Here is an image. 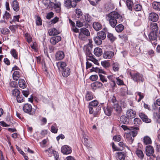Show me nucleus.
<instances>
[{
	"label": "nucleus",
	"mask_w": 160,
	"mask_h": 160,
	"mask_svg": "<svg viewBox=\"0 0 160 160\" xmlns=\"http://www.w3.org/2000/svg\"><path fill=\"white\" fill-rule=\"evenodd\" d=\"M89 113L90 114H93L94 117H97L99 114V110L100 109H98L97 110L96 109H94V107H92L89 106L88 107Z\"/></svg>",
	"instance_id": "nucleus-10"
},
{
	"label": "nucleus",
	"mask_w": 160,
	"mask_h": 160,
	"mask_svg": "<svg viewBox=\"0 0 160 160\" xmlns=\"http://www.w3.org/2000/svg\"><path fill=\"white\" fill-rule=\"evenodd\" d=\"M82 18H80L79 20L77 21L76 22V26L79 28L83 26L85 24L84 21H82Z\"/></svg>",
	"instance_id": "nucleus-45"
},
{
	"label": "nucleus",
	"mask_w": 160,
	"mask_h": 160,
	"mask_svg": "<svg viewBox=\"0 0 160 160\" xmlns=\"http://www.w3.org/2000/svg\"><path fill=\"white\" fill-rule=\"evenodd\" d=\"M75 12L77 17L78 18H80L83 15L82 11L80 9H76L75 10Z\"/></svg>",
	"instance_id": "nucleus-38"
},
{
	"label": "nucleus",
	"mask_w": 160,
	"mask_h": 160,
	"mask_svg": "<svg viewBox=\"0 0 160 160\" xmlns=\"http://www.w3.org/2000/svg\"><path fill=\"white\" fill-rule=\"evenodd\" d=\"M138 127H134V129H131V131L124 134V137L130 144L132 143L134 140V138L136 136L138 133L137 130H139Z\"/></svg>",
	"instance_id": "nucleus-2"
},
{
	"label": "nucleus",
	"mask_w": 160,
	"mask_h": 160,
	"mask_svg": "<svg viewBox=\"0 0 160 160\" xmlns=\"http://www.w3.org/2000/svg\"><path fill=\"white\" fill-rule=\"evenodd\" d=\"M50 8L54 9L56 12L59 13L61 11V3L59 2L56 3L52 2L50 5Z\"/></svg>",
	"instance_id": "nucleus-7"
},
{
	"label": "nucleus",
	"mask_w": 160,
	"mask_h": 160,
	"mask_svg": "<svg viewBox=\"0 0 160 160\" xmlns=\"http://www.w3.org/2000/svg\"><path fill=\"white\" fill-rule=\"evenodd\" d=\"M11 53L12 56L15 58L17 59L18 58V55L17 52L15 49H12L11 50Z\"/></svg>",
	"instance_id": "nucleus-55"
},
{
	"label": "nucleus",
	"mask_w": 160,
	"mask_h": 160,
	"mask_svg": "<svg viewBox=\"0 0 160 160\" xmlns=\"http://www.w3.org/2000/svg\"><path fill=\"white\" fill-rule=\"evenodd\" d=\"M136 115V112L132 109H129L127 111L126 115L128 118L130 119L134 118Z\"/></svg>",
	"instance_id": "nucleus-14"
},
{
	"label": "nucleus",
	"mask_w": 160,
	"mask_h": 160,
	"mask_svg": "<svg viewBox=\"0 0 160 160\" xmlns=\"http://www.w3.org/2000/svg\"><path fill=\"white\" fill-rule=\"evenodd\" d=\"M17 100L18 102L21 103L24 101L23 97L22 96L19 95L16 97Z\"/></svg>",
	"instance_id": "nucleus-56"
},
{
	"label": "nucleus",
	"mask_w": 160,
	"mask_h": 160,
	"mask_svg": "<svg viewBox=\"0 0 160 160\" xmlns=\"http://www.w3.org/2000/svg\"><path fill=\"white\" fill-rule=\"evenodd\" d=\"M103 84L100 82L97 81L91 84V87L93 90L101 88L103 86Z\"/></svg>",
	"instance_id": "nucleus-12"
},
{
	"label": "nucleus",
	"mask_w": 160,
	"mask_h": 160,
	"mask_svg": "<svg viewBox=\"0 0 160 160\" xmlns=\"http://www.w3.org/2000/svg\"><path fill=\"white\" fill-rule=\"evenodd\" d=\"M58 128L57 127V125L56 124L52 125L51 128V132L53 133H56L58 131Z\"/></svg>",
	"instance_id": "nucleus-46"
},
{
	"label": "nucleus",
	"mask_w": 160,
	"mask_h": 160,
	"mask_svg": "<svg viewBox=\"0 0 160 160\" xmlns=\"http://www.w3.org/2000/svg\"><path fill=\"white\" fill-rule=\"evenodd\" d=\"M117 80V83L118 85H124V83L123 81L121 80L119 78H116Z\"/></svg>",
	"instance_id": "nucleus-57"
},
{
	"label": "nucleus",
	"mask_w": 160,
	"mask_h": 160,
	"mask_svg": "<svg viewBox=\"0 0 160 160\" xmlns=\"http://www.w3.org/2000/svg\"><path fill=\"white\" fill-rule=\"evenodd\" d=\"M139 116L143 122L146 123H149L151 122V119L149 118L146 115L142 112H140L139 113Z\"/></svg>",
	"instance_id": "nucleus-15"
},
{
	"label": "nucleus",
	"mask_w": 160,
	"mask_h": 160,
	"mask_svg": "<svg viewBox=\"0 0 160 160\" xmlns=\"http://www.w3.org/2000/svg\"><path fill=\"white\" fill-rule=\"evenodd\" d=\"M20 91L17 89H15L13 90H12V95L14 96L17 97L20 94Z\"/></svg>",
	"instance_id": "nucleus-51"
},
{
	"label": "nucleus",
	"mask_w": 160,
	"mask_h": 160,
	"mask_svg": "<svg viewBox=\"0 0 160 160\" xmlns=\"http://www.w3.org/2000/svg\"><path fill=\"white\" fill-rule=\"evenodd\" d=\"M118 158L120 160H124L125 156L122 152H118L117 153Z\"/></svg>",
	"instance_id": "nucleus-53"
},
{
	"label": "nucleus",
	"mask_w": 160,
	"mask_h": 160,
	"mask_svg": "<svg viewBox=\"0 0 160 160\" xmlns=\"http://www.w3.org/2000/svg\"><path fill=\"white\" fill-rule=\"evenodd\" d=\"M121 94L122 96L126 95L127 93V89L126 88H121Z\"/></svg>",
	"instance_id": "nucleus-64"
},
{
	"label": "nucleus",
	"mask_w": 160,
	"mask_h": 160,
	"mask_svg": "<svg viewBox=\"0 0 160 160\" xmlns=\"http://www.w3.org/2000/svg\"><path fill=\"white\" fill-rule=\"evenodd\" d=\"M94 40L96 44L98 45H100L102 44V39H101L99 37L97 36L94 38Z\"/></svg>",
	"instance_id": "nucleus-44"
},
{
	"label": "nucleus",
	"mask_w": 160,
	"mask_h": 160,
	"mask_svg": "<svg viewBox=\"0 0 160 160\" xmlns=\"http://www.w3.org/2000/svg\"><path fill=\"white\" fill-rule=\"evenodd\" d=\"M61 40V37L59 36H56L51 38L50 39V42L51 44L55 45Z\"/></svg>",
	"instance_id": "nucleus-13"
},
{
	"label": "nucleus",
	"mask_w": 160,
	"mask_h": 160,
	"mask_svg": "<svg viewBox=\"0 0 160 160\" xmlns=\"http://www.w3.org/2000/svg\"><path fill=\"white\" fill-rule=\"evenodd\" d=\"M107 18L110 25L112 28L115 27L117 24V19H119L121 22L123 21L122 16L116 11L112 12L107 14Z\"/></svg>",
	"instance_id": "nucleus-1"
},
{
	"label": "nucleus",
	"mask_w": 160,
	"mask_h": 160,
	"mask_svg": "<svg viewBox=\"0 0 160 160\" xmlns=\"http://www.w3.org/2000/svg\"><path fill=\"white\" fill-rule=\"evenodd\" d=\"M119 37L125 42H126L128 40V37L127 35L121 34L119 35Z\"/></svg>",
	"instance_id": "nucleus-62"
},
{
	"label": "nucleus",
	"mask_w": 160,
	"mask_h": 160,
	"mask_svg": "<svg viewBox=\"0 0 160 160\" xmlns=\"http://www.w3.org/2000/svg\"><path fill=\"white\" fill-rule=\"evenodd\" d=\"M22 109L24 112L30 115H34L35 112V110L32 109L31 105L28 103L23 105Z\"/></svg>",
	"instance_id": "nucleus-5"
},
{
	"label": "nucleus",
	"mask_w": 160,
	"mask_h": 160,
	"mask_svg": "<svg viewBox=\"0 0 160 160\" xmlns=\"http://www.w3.org/2000/svg\"><path fill=\"white\" fill-rule=\"evenodd\" d=\"M108 38L111 42H113L115 40L116 38L114 37L113 35L111 33H108L107 36Z\"/></svg>",
	"instance_id": "nucleus-54"
},
{
	"label": "nucleus",
	"mask_w": 160,
	"mask_h": 160,
	"mask_svg": "<svg viewBox=\"0 0 160 160\" xmlns=\"http://www.w3.org/2000/svg\"><path fill=\"white\" fill-rule=\"evenodd\" d=\"M150 29L151 32H157L158 30V27L156 23L153 22L151 24Z\"/></svg>",
	"instance_id": "nucleus-21"
},
{
	"label": "nucleus",
	"mask_w": 160,
	"mask_h": 160,
	"mask_svg": "<svg viewBox=\"0 0 160 160\" xmlns=\"http://www.w3.org/2000/svg\"><path fill=\"white\" fill-rule=\"evenodd\" d=\"M87 57V60H90L93 62L97 65H99L98 61L94 57V56L91 53V51L88 49H87L85 52Z\"/></svg>",
	"instance_id": "nucleus-4"
},
{
	"label": "nucleus",
	"mask_w": 160,
	"mask_h": 160,
	"mask_svg": "<svg viewBox=\"0 0 160 160\" xmlns=\"http://www.w3.org/2000/svg\"><path fill=\"white\" fill-rule=\"evenodd\" d=\"M65 6L68 8H71V7L74 8L76 5V3L74 2L72 4L71 1L70 0H67L64 2Z\"/></svg>",
	"instance_id": "nucleus-16"
},
{
	"label": "nucleus",
	"mask_w": 160,
	"mask_h": 160,
	"mask_svg": "<svg viewBox=\"0 0 160 160\" xmlns=\"http://www.w3.org/2000/svg\"><path fill=\"white\" fill-rule=\"evenodd\" d=\"M113 107V109L117 113H119L121 112L122 108L118 103H114Z\"/></svg>",
	"instance_id": "nucleus-26"
},
{
	"label": "nucleus",
	"mask_w": 160,
	"mask_h": 160,
	"mask_svg": "<svg viewBox=\"0 0 160 160\" xmlns=\"http://www.w3.org/2000/svg\"><path fill=\"white\" fill-rule=\"evenodd\" d=\"M143 142L145 145L149 144L152 143V140L149 136H146L143 138Z\"/></svg>",
	"instance_id": "nucleus-29"
},
{
	"label": "nucleus",
	"mask_w": 160,
	"mask_h": 160,
	"mask_svg": "<svg viewBox=\"0 0 160 160\" xmlns=\"http://www.w3.org/2000/svg\"><path fill=\"white\" fill-rule=\"evenodd\" d=\"M130 75L131 78L135 82H142L144 80L143 76L138 72H130Z\"/></svg>",
	"instance_id": "nucleus-3"
},
{
	"label": "nucleus",
	"mask_w": 160,
	"mask_h": 160,
	"mask_svg": "<svg viewBox=\"0 0 160 160\" xmlns=\"http://www.w3.org/2000/svg\"><path fill=\"white\" fill-rule=\"evenodd\" d=\"M61 151L64 154L68 155L72 152V150L70 147L67 145H65L62 147Z\"/></svg>",
	"instance_id": "nucleus-8"
},
{
	"label": "nucleus",
	"mask_w": 160,
	"mask_h": 160,
	"mask_svg": "<svg viewBox=\"0 0 160 160\" xmlns=\"http://www.w3.org/2000/svg\"><path fill=\"white\" fill-rule=\"evenodd\" d=\"M112 68L115 72L118 71L119 68V64L117 62H114L112 64Z\"/></svg>",
	"instance_id": "nucleus-48"
},
{
	"label": "nucleus",
	"mask_w": 160,
	"mask_h": 160,
	"mask_svg": "<svg viewBox=\"0 0 160 160\" xmlns=\"http://www.w3.org/2000/svg\"><path fill=\"white\" fill-rule=\"evenodd\" d=\"M115 29L118 32H121L124 29V26L122 24H119L115 27Z\"/></svg>",
	"instance_id": "nucleus-43"
},
{
	"label": "nucleus",
	"mask_w": 160,
	"mask_h": 160,
	"mask_svg": "<svg viewBox=\"0 0 160 160\" xmlns=\"http://www.w3.org/2000/svg\"><path fill=\"white\" fill-rule=\"evenodd\" d=\"M84 144L88 148H91L92 145L90 143V141L88 137H84Z\"/></svg>",
	"instance_id": "nucleus-40"
},
{
	"label": "nucleus",
	"mask_w": 160,
	"mask_h": 160,
	"mask_svg": "<svg viewBox=\"0 0 160 160\" xmlns=\"http://www.w3.org/2000/svg\"><path fill=\"white\" fill-rule=\"evenodd\" d=\"M21 73L20 71H15L13 72L12 75L13 79L16 81H17L20 78Z\"/></svg>",
	"instance_id": "nucleus-24"
},
{
	"label": "nucleus",
	"mask_w": 160,
	"mask_h": 160,
	"mask_svg": "<svg viewBox=\"0 0 160 160\" xmlns=\"http://www.w3.org/2000/svg\"><path fill=\"white\" fill-rule=\"evenodd\" d=\"M133 123L135 126H138L142 123V122L141 120L139 118H136L134 119Z\"/></svg>",
	"instance_id": "nucleus-47"
},
{
	"label": "nucleus",
	"mask_w": 160,
	"mask_h": 160,
	"mask_svg": "<svg viewBox=\"0 0 160 160\" xmlns=\"http://www.w3.org/2000/svg\"><path fill=\"white\" fill-rule=\"evenodd\" d=\"M104 112L106 115L110 116L111 114L112 108L108 106L106 108H104Z\"/></svg>",
	"instance_id": "nucleus-32"
},
{
	"label": "nucleus",
	"mask_w": 160,
	"mask_h": 160,
	"mask_svg": "<svg viewBox=\"0 0 160 160\" xmlns=\"http://www.w3.org/2000/svg\"><path fill=\"white\" fill-rule=\"evenodd\" d=\"M158 15L155 12H152L149 14L148 19L150 21L155 22L158 20Z\"/></svg>",
	"instance_id": "nucleus-9"
},
{
	"label": "nucleus",
	"mask_w": 160,
	"mask_h": 160,
	"mask_svg": "<svg viewBox=\"0 0 160 160\" xmlns=\"http://www.w3.org/2000/svg\"><path fill=\"white\" fill-rule=\"evenodd\" d=\"M126 5L128 9L132 11V6L133 5V2L130 0H127L126 1Z\"/></svg>",
	"instance_id": "nucleus-39"
},
{
	"label": "nucleus",
	"mask_w": 160,
	"mask_h": 160,
	"mask_svg": "<svg viewBox=\"0 0 160 160\" xmlns=\"http://www.w3.org/2000/svg\"><path fill=\"white\" fill-rule=\"evenodd\" d=\"M136 94H137L139 96V98L138 100V102H139L141 99L143 98L144 97V95L142 93L140 92H137Z\"/></svg>",
	"instance_id": "nucleus-63"
},
{
	"label": "nucleus",
	"mask_w": 160,
	"mask_h": 160,
	"mask_svg": "<svg viewBox=\"0 0 160 160\" xmlns=\"http://www.w3.org/2000/svg\"><path fill=\"white\" fill-rule=\"evenodd\" d=\"M127 117L125 116H121L120 118L121 122L123 123L128 124L129 122V120Z\"/></svg>",
	"instance_id": "nucleus-35"
},
{
	"label": "nucleus",
	"mask_w": 160,
	"mask_h": 160,
	"mask_svg": "<svg viewBox=\"0 0 160 160\" xmlns=\"http://www.w3.org/2000/svg\"><path fill=\"white\" fill-rule=\"evenodd\" d=\"M102 65L105 68H108L110 66V64L107 61H102L101 62Z\"/></svg>",
	"instance_id": "nucleus-50"
},
{
	"label": "nucleus",
	"mask_w": 160,
	"mask_h": 160,
	"mask_svg": "<svg viewBox=\"0 0 160 160\" xmlns=\"http://www.w3.org/2000/svg\"><path fill=\"white\" fill-rule=\"evenodd\" d=\"M45 151L49 156L52 154H53L54 152L53 150L51 148H49L48 149L46 150Z\"/></svg>",
	"instance_id": "nucleus-60"
},
{
	"label": "nucleus",
	"mask_w": 160,
	"mask_h": 160,
	"mask_svg": "<svg viewBox=\"0 0 160 160\" xmlns=\"http://www.w3.org/2000/svg\"><path fill=\"white\" fill-rule=\"evenodd\" d=\"M57 66L58 69L60 71H62L66 67L67 65L65 62L60 61L57 63Z\"/></svg>",
	"instance_id": "nucleus-20"
},
{
	"label": "nucleus",
	"mask_w": 160,
	"mask_h": 160,
	"mask_svg": "<svg viewBox=\"0 0 160 160\" xmlns=\"http://www.w3.org/2000/svg\"><path fill=\"white\" fill-rule=\"evenodd\" d=\"M10 14L7 11H6L4 14L3 15V18L4 19H6L7 20L10 18Z\"/></svg>",
	"instance_id": "nucleus-58"
},
{
	"label": "nucleus",
	"mask_w": 160,
	"mask_h": 160,
	"mask_svg": "<svg viewBox=\"0 0 160 160\" xmlns=\"http://www.w3.org/2000/svg\"><path fill=\"white\" fill-rule=\"evenodd\" d=\"M61 71L62 75L64 77H68L70 74V69L68 67H66Z\"/></svg>",
	"instance_id": "nucleus-17"
},
{
	"label": "nucleus",
	"mask_w": 160,
	"mask_h": 160,
	"mask_svg": "<svg viewBox=\"0 0 160 160\" xmlns=\"http://www.w3.org/2000/svg\"><path fill=\"white\" fill-rule=\"evenodd\" d=\"M11 6L13 10L17 12L19 10V6L18 2L16 0H14L11 3Z\"/></svg>",
	"instance_id": "nucleus-19"
},
{
	"label": "nucleus",
	"mask_w": 160,
	"mask_h": 160,
	"mask_svg": "<svg viewBox=\"0 0 160 160\" xmlns=\"http://www.w3.org/2000/svg\"><path fill=\"white\" fill-rule=\"evenodd\" d=\"M136 154L140 159L142 160L143 159L144 157V154L141 150L139 149L137 150L136 151Z\"/></svg>",
	"instance_id": "nucleus-34"
},
{
	"label": "nucleus",
	"mask_w": 160,
	"mask_h": 160,
	"mask_svg": "<svg viewBox=\"0 0 160 160\" xmlns=\"http://www.w3.org/2000/svg\"><path fill=\"white\" fill-rule=\"evenodd\" d=\"M0 32L2 34L5 35L9 34L10 33L9 30L8 28H2L1 29Z\"/></svg>",
	"instance_id": "nucleus-49"
},
{
	"label": "nucleus",
	"mask_w": 160,
	"mask_h": 160,
	"mask_svg": "<svg viewBox=\"0 0 160 160\" xmlns=\"http://www.w3.org/2000/svg\"><path fill=\"white\" fill-rule=\"evenodd\" d=\"M93 98V95L91 92H87L85 97V99L86 101H89Z\"/></svg>",
	"instance_id": "nucleus-30"
},
{
	"label": "nucleus",
	"mask_w": 160,
	"mask_h": 160,
	"mask_svg": "<svg viewBox=\"0 0 160 160\" xmlns=\"http://www.w3.org/2000/svg\"><path fill=\"white\" fill-rule=\"evenodd\" d=\"M99 76L100 80L102 82H107L108 80L105 76L101 74H99Z\"/></svg>",
	"instance_id": "nucleus-52"
},
{
	"label": "nucleus",
	"mask_w": 160,
	"mask_h": 160,
	"mask_svg": "<svg viewBox=\"0 0 160 160\" xmlns=\"http://www.w3.org/2000/svg\"><path fill=\"white\" fill-rule=\"evenodd\" d=\"M92 26L94 29L97 31L100 30L102 28V25L101 24L97 22H93Z\"/></svg>",
	"instance_id": "nucleus-23"
},
{
	"label": "nucleus",
	"mask_w": 160,
	"mask_h": 160,
	"mask_svg": "<svg viewBox=\"0 0 160 160\" xmlns=\"http://www.w3.org/2000/svg\"><path fill=\"white\" fill-rule=\"evenodd\" d=\"M19 27V25H12L10 26L9 28L11 31L14 32L15 31L16 29L18 28Z\"/></svg>",
	"instance_id": "nucleus-61"
},
{
	"label": "nucleus",
	"mask_w": 160,
	"mask_h": 160,
	"mask_svg": "<svg viewBox=\"0 0 160 160\" xmlns=\"http://www.w3.org/2000/svg\"><path fill=\"white\" fill-rule=\"evenodd\" d=\"M114 55L113 52L111 51H106L104 52L103 57L106 59H109L112 58Z\"/></svg>",
	"instance_id": "nucleus-18"
},
{
	"label": "nucleus",
	"mask_w": 160,
	"mask_h": 160,
	"mask_svg": "<svg viewBox=\"0 0 160 160\" xmlns=\"http://www.w3.org/2000/svg\"><path fill=\"white\" fill-rule=\"evenodd\" d=\"M48 33L50 36H52L59 34L60 32L56 28H53L49 30Z\"/></svg>",
	"instance_id": "nucleus-27"
},
{
	"label": "nucleus",
	"mask_w": 160,
	"mask_h": 160,
	"mask_svg": "<svg viewBox=\"0 0 160 160\" xmlns=\"http://www.w3.org/2000/svg\"><path fill=\"white\" fill-rule=\"evenodd\" d=\"M42 3L47 8H49L50 5L52 2H51L50 0H43Z\"/></svg>",
	"instance_id": "nucleus-41"
},
{
	"label": "nucleus",
	"mask_w": 160,
	"mask_h": 160,
	"mask_svg": "<svg viewBox=\"0 0 160 160\" xmlns=\"http://www.w3.org/2000/svg\"><path fill=\"white\" fill-rule=\"evenodd\" d=\"M102 49L99 48H96L94 51V54L97 56H100L102 54Z\"/></svg>",
	"instance_id": "nucleus-28"
},
{
	"label": "nucleus",
	"mask_w": 160,
	"mask_h": 160,
	"mask_svg": "<svg viewBox=\"0 0 160 160\" xmlns=\"http://www.w3.org/2000/svg\"><path fill=\"white\" fill-rule=\"evenodd\" d=\"M97 36L101 39L104 40L106 37V34L105 32L101 31L98 32Z\"/></svg>",
	"instance_id": "nucleus-36"
},
{
	"label": "nucleus",
	"mask_w": 160,
	"mask_h": 160,
	"mask_svg": "<svg viewBox=\"0 0 160 160\" xmlns=\"http://www.w3.org/2000/svg\"><path fill=\"white\" fill-rule=\"evenodd\" d=\"M19 86L21 88H26L27 85L25 81L23 79H20L18 81Z\"/></svg>",
	"instance_id": "nucleus-33"
},
{
	"label": "nucleus",
	"mask_w": 160,
	"mask_h": 160,
	"mask_svg": "<svg viewBox=\"0 0 160 160\" xmlns=\"http://www.w3.org/2000/svg\"><path fill=\"white\" fill-rule=\"evenodd\" d=\"M64 57V54L62 51H58L56 54V58L57 60H61L63 59Z\"/></svg>",
	"instance_id": "nucleus-25"
},
{
	"label": "nucleus",
	"mask_w": 160,
	"mask_h": 160,
	"mask_svg": "<svg viewBox=\"0 0 160 160\" xmlns=\"http://www.w3.org/2000/svg\"><path fill=\"white\" fill-rule=\"evenodd\" d=\"M98 102L96 100H93L89 102V106L94 107V109L96 108V107L98 105Z\"/></svg>",
	"instance_id": "nucleus-42"
},
{
	"label": "nucleus",
	"mask_w": 160,
	"mask_h": 160,
	"mask_svg": "<svg viewBox=\"0 0 160 160\" xmlns=\"http://www.w3.org/2000/svg\"><path fill=\"white\" fill-rule=\"evenodd\" d=\"M154 152V149L152 146L149 145L146 147V153L147 156H150L152 155Z\"/></svg>",
	"instance_id": "nucleus-11"
},
{
	"label": "nucleus",
	"mask_w": 160,
	"mask_h": 160,
	"mask_svg": "<svg viewBox=\"0 0 160 160\" xmlns=\"http://www.w3.org/2000/svg\"><path fill=\"white\" fill-rule=\"evenodd\" d=\"M134 9L136 11H140L142 9V7L139 4H137L135 6Z\"/></svg>",
	"instance_id": "nucleus-59"
},
{
	"label": "nucleus",
	"mask_w": 160,
	"mask_h": 160,
	"mask_svg": "<svg viewBox=\"0 0 160 160\" xmlns=\"http://www.w3.org/2000/svg\"><path fill=\"white\" fill-rule=\"evenodd\" d=\"M82 21H84V22H89L92 20V18L88 14L83 15L82 16Z\"/></svg>",
	"instance_id": "nucleus-22"
},
{
	"label": "nucleus",
	"mask_w": 160,
	"mask_h": 160,
	"mask_svg": "<svg viewBox=\"0 0 160 160\" xmlns=\"http://www.w3.org/2000/svg\"><path fill=\"white\" fill-rule=\"evenodd\" d=\"M157 33L156 32H151L148 35L150 41L155 45L157 44L156 42L157 38Z\"/></svg>",
	"instance_id": "nucleus-6"
},
{
	"label": "nucleus",
	"mask_w": 160,
	"mask_h": 160,
	"mask_svg": "<svg viewBox=\"0 0 160 160\" xmlns=\"http://www.w3.org/2000/svg\"><path fill=\"white\" fill-rule=\"evenodd\" d=\"M80 32L82 33L86 36H89L90 35V33L88 30L85 28H82L80 29Z\"/></svg>",
	"instance_id": "nucleus-37"
},
{
	"label": "nucleus",
	"mask_w": 160,
	"mask_h": 160,
	"mask_svg": "<svg viewBox=\"0 0 160 160\" xmlns=\"http://www.w3.org/2000/svg\"><path fill=\"white\" fill-rule=\"evenodd\" d=\"M152 6L154 9L156 10L160 11V2H154L152 4Z\"/></svg>",
	"instance_id": "nucleus-31"
}]
</instances>
